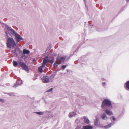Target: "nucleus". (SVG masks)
<instances>
[{"label": "nucleus", "instance_id": "obj_1", "mask_svg": "<svg viewBox=\"0 0 129 129\" xmlns=\"http://www.w3.org/2000/svg\"><path fill=\"white\" fill-rule=\"evenodd\" d=\"M5 25V27L10 32L11 34L13 36H15V39L17 42H19L22 40H23V38L19 34L17 33L14 30L12 29L10 26H9L6 24L3 23Z\"/></svg>", "mask_w": 129, "mask_h": 129}, {"label": "nucleus", "instance_id": "obj_2", "mask_svg": "<svg viewBox=\"0 0 129 129\" xmlns=\"http://www.w3.org/2000/svg\"><path fill=\"white\" fill-rule=\"evenodd\" d=\"M50 53L48 54L47 55L45 56L43 58V62L41 64H46L47 63H49L52 64L54 62V58L52 57H49Z\"/></svg>", "mask_w": 129, "mask_h": 129}, {"label": "nucleus", "instance_id": "obj_3", "mask_svg": "<svg viewBox=\"0 0 129 129\" xmlns=\"http://www.w3.org/2000/svg\"><path fill=\"white\" fill-rule=\"evenodd\" d=\"M7 40L6 44L7 47L10 48L12 47L13 49L16 46L15 41L12 37H9Z\"/></svg>", "mask_w": 129, "mask_h": 129}, {"label": "nucleus", "instance_id": "obj_4", "mask_svg": "<svg viewBox=\"0 0 129 129\" xmlns=\"http://www.w3.org/2000/svg\"><path fill=\"white\" fill-rule=\"evenodd\" d=\"M106 105L109 108L112 107L111 101L109 100L106 99L104 101L101 106L102 108L104 107Z\"/></svg>", "mask_w": 129, "mask_h": 129}, {"label": "nucleus", "instance_id": "obj_5", "mask_svg": "<svg viewBox=\"0 0 129 129\" xmlns=\"http://www.w3.org/2000/svg\"><path fill=\"white\" fill-rule=\"evenodd\" d=\"M66 61L64 56L61 57L59 60V63H57L55 62L53 64H60L61 63H63L64 61Z\"/></svg>", "mask_w": 129, "mask_h": 129}, {"label": "nucleus", "instance_id": "obj_6", "mask_svg": "<svg viewBox=\"0 0 129 129\" xmlns=\"http://www.w3.org/2000/svg\"><path fill=\"white\" fill-rule=\"evenodd\" d=\"M86 58L85 56H82L81 58L80 61H79V63L80 64H84L85 63H84L86 61Z\"/></svg>", "mask_w": 129, "mask_h": 129}, {"label": "nucleus", "instance_id": "obj_7", "mask_svg": "<svg viewBox=\"0 0 129 129\" xmlns=\"http://www.w3.org/2000/svg\"><path fill=\"white\" fill-rule=\"evenodd\" d=\"M42 79L44 83H48L49 82V79L48 76H44L42 78Z\"/></svg>", "mask_w": 129, "mask_h": 129}, {"label": "nucleus", "instance_id": "obj_8", "mask_svg": "<svg viewBox=\"0 0 129 129\" xmlns=\"http://www.w3.org/2000/svg\"><path fill=\"white\" fill-rule=\"evenodd\" d=\"M101 117L102 119L105 120H107L108 119V117L105 113L101 115Z\"/></svg>", "mask_w": 129, "mask_h": 129}, {"label": "nucleus", "instance_id": "obj_9", "mask_svg": "<svg viewBox=\"0 0 129 129\" xmlns=\"http://www.w3.org/2000/svg\"><path fill=\"white\" fill-rule=\"evenodd\" d=\"M23 82L22 80H20L19 81H17L16 82V84H14L13 86V87H17L18 85H20L22 84L23 83Z\"/></svg>", "mask_w": 129, "mask_h": 129}, {"label": "nucleus", "instance_id": "obj_10", "mask_svg": "<svg viewBox=\"0 0 129 129\" xmlns=\"http://www.w3.org/2000/svg\"><path fill=\"white\" fill-rule=\"evenodd\" d=\"M94 124L95 125L97 126H100V120L98 118H96L94 120Z\"/></svg>", "mask_w": 129, "mask_h": 129}, {"label": "nucleus", "instance_id": "obj_11", "mask_svg": "<svg viewBox=\"0 0 129 129\" xmlns=\"http://www.w3.org/2000/svg\"><path fill=\"white\" fill-rule=\"evenodd\" d=\"M83 119L81 118H79L75 120V122L77 123H83L82 120Z\"/></svg>", "mask_w": 129, "mask_h": 129}, {"label": "nucleus", "instance_id": "obj_12", "mask_svg": "<svg viewBox=\"0 0 129 129\" xmlns=\"http://www.w3.org/2000/svg\"><path fill=\"white\" fill-rule=\"evenodd\" d=\"M21 67L27 72H28L29 69L27 65H21Z\"/></svg>", "mask_w": 129, "mask_h": 129}, {"label": "nucleus", "instance_id": "obj_13", "mask_svg": "<svg viewBox=\"0 0 129 129\" xmlns=\"http://www.w3.org/2000/svg\"><path fill=\"white\" fill-rule=\"evenodd\" d=\"M124 86H125L126 89L128 91H129V81L126 82Z\"/></svg>", "mask_w": 129, "mask_h": 129}, {"label": "nucleus", "instance_id": "obj_14", "mask_svg": "<svg viewBox=\"0 0 129 129\" xmlns=\"http://www.w3.org/2000/svg\"><path fill=\"white\" fill-rule=\"evenodd\" d=\"M105 112L108 115H111L113 114L112 112L108 109H106Z\"/></svg>", "mask_w": 129, "mask_h": 129}, {"label": "nucleus", "instance_id": "obj_15", "mask_svg": "<svg viewBox=\"0 0 129 129\" xmlns=\"http://www.w3.org/2000/svg\"><path fill=\"white\" fill-rule=\"evenodd\" d=\"M76 115V113L74 112H70L69 114V117L70 118L74 117Z\"/></svg>", "mask_w": 129, "mask_h": 129}, {"label": "nucleus", "instance_id": "obj_16", "mask_svg": "<svg viewBox=\"0 0 129 129\" xmlns=\"http://www.w3.org/2000/svg\"><path fill=\"white\" fill-rule=\"evenodd\" d=\"M93 127L91 125H86L83 126V129H92Z\"/></svg>", "mask_w": 129, "mask_h": 129}, {"label": "nucleus", "instance_id": "obj_17", "mask_svg": "<svg viewBox=\"0 0 129 129\" xmlns=\"http://www.w3.org/2000/svg\"><path fill=\"white\" fill-rule=\"evenodd\" d=\"M45 65H42V66L39 67L38 68V71L41 73L43 72V68L45 67Z\"/></svg>", "mask_w": 129, "mask_h": 129}, {"label": "nucleus", "instance_id": "obj_18", "mask_svg": "<svg viewBox=\"0 0 129 129\" xmlns=\"http://www.w3.org/2000/svg\"><path fill=\"white\" fill-rule=\"evenodd\" d=\"M113 124V123H111L109 124L108 125L105 126H104V128L105 129L109 128L111 127L112 125Z\"/></svg>", "mask_w": 129, "mask_h": 129}, {"label": "nucleus", "instance_id": "obj_19", "mask_svg": "<svg viewBox=\"0 0 129 129\" xmlns=\"http://www.w3.org/2000/svg\"><path fill=\"white\" fill-rule=\"evenodd\" d=\"M86 124H88L90 123V121L88 119L86 118V117H84L83 118Z\"/></svg>", "mask_w": 129, "mask_h": 129}, {"label": "nucleus", "instance_id": "obj_20", "mask_svg": "<svg viewBox=\"0 0 129 129\" xmlns=\"http://www.w3.org/2000/svg\"><path fill=\"white\" fill-rule=\"evenodd\" d=\"M51 45L50 44L49 46L47 47V49L46 50L45 53H47L48 54L49 53V51L50 50L51 48Z\"/></svg>", "mask_w": 129, "mask_h": 129}, {"label": "nucleus", "instance_id": "obj_21", "mask_svg": "<svg viewBox=\"0 0 129 129\" xmlns=\"http://www.w3.org/2000/svg\"><path fill=\"white\" fill-rule=\"evenodd\" d=\"M23 53L24 54H28L29 52L30 51H29L27 50L26 49H24L23 50Z\"/></svg>", "mask_w": 129, "mask_h": 129}, {"label": "nucleus", "instance_id": "obj_22", "mask_svg": "<svg viewBox=\"0 0 129 129\" xmlns=\"http://www.w3.org/2000/svg\"><path fill=\"white\" fill-rule=\"evenodd\" d=\"M35 113L37 114L40 115H43L44 114V112L42 111L35 112Z\"/></svg>", "mask_w": 129, "mask_h": 129}, {"label": "nucleus", "instance_id": "obj_23", "mask_svg": "<svg viewBox=\"0 0 129 129\" xmlns=\"http://www.w3.org/2000/svg\"><path fill=\"white\" fill-rule=\"evenodd\" d=\"M5 36H6V39H8L9 37H10L8 36V35H11L10 33H9L8 31H6L5 32Z\"/></svg>", "mask_w": 129, "mask_h": 129}, {"label": "nucleus", "instance_id": "obj_24", "mask_svg": "<svg viewBox=\"0 0 129 129\" xmlns=\"http://www.w3.org/2000/svg\"><path fill=\"white\" fill-rule=\"evenodd\" d=\"M66 61H67L70 58V57L69 55L64 56H63Z\"/></svg>", "mask_w": 129, "mask_h": 129}, {"label": "nucleus", "instance_id": "obj_25", "mask_svg": "<svg viewBox=\"0 0 129 129\" xmlns=\"http://www.w3.org/2000/svg\"><path fill=\"white\" fill-rule=\"evenodd\" d=\"M14 55L16 57L18 55V52L17 51H16L15 49V50L14 51Z\"/></svg>", "mask_w": 129, "mask_h": 129}, {"label": "nucleus", "instance_id": "obj_26", "mask_svg": "<svg viewBox=\"0 0 129 129\" xmlns=\"http://www.w3.org/2000/svg\"><path fill=\"white\" fill-rule=\"evenodd\" d=\"M75 129H83V128L81 125H80L78 126Z\"/></svg>", "mask_w": 129, "mask_h": 129}, {"label": "nucleus", "instance_id": "obj_27", "mask_svg": "<svg viewBox=\"0 0 129 129\" xmlns=\"http://www.w3.org/2000/svg\"><path fill=\"white\" fill-rule=\"evenodd\" d=\"M7 94L10 96H13L15 95V94L14 93H8Z\"/></svg>", "mask_w": 129, "mask_h": 129}, {"label": "nucleus", "instance_id": "obj_28", "mask_svg": "<svg viewBox=\"0 0 129 129\" xmlns=\"http://www.w3.org/2000/svg\"><path fill=\"white\" fill-rule=\"evenodd\" d=\"M19 64H26L22 60L19 61Z\"/></svg>", "mask_w": 129, "mask_h": 129}, {"label": "nucleus", "instance_id": "obj_29", "mask_svg": "<svg viewBox=\"0 0 129 129\" xmlns=\"http://www.w3.org/2000/svg\"><path fill=\"white\" fill-rule=\"evenodd\" d=\"M66 67V66L65 65H63L61 67V69L62 70H63Z\"/></svg>", "mask_w": 129, "mask_h": 129}, {"label": "nucleus", "instance_id": "obj_30", "mask_svg": "<svg viewBox=\"0 0 129 129\" xmlns=\"http://www.w3.org/2000/svg\"><path fill=\"white\" fill-rule=\"evenodd\" d=\"M13 64H18V62L15 61H13Z\"/></svg>", "mask_w": 129, "mask_h": 129}, {"label": "nucleus", "instance_id": "obj_31", "mask_svg": "<svg viewBox=\"0 0 129 129\" xmlns=\"http://www.w3.org/2000/svg\"><path fill=\"white\" fill-rule=\"evenodd\" d=\"M102 86L104 87H105L106 86V84L105 82H103L102 83Z\"/></svg>", "mask_w": 129, "mask_h": 129}, {"label": "nucleus", "instance_id": "obj_32", "mask_svg": "<svg viewBox=\"0 0 129 129\" xmlns=\"http://www.w3.org/2000/svg\"><path fill=\"white\" fill-rule=\"evenodd\" d=\"M53 89V88H51L49 89L47 91V92H51V91H52Z\"/></svg>", "mask_w": 129, "mask_h": 129}, {"label": "nucleus", "instance_id": "obj_33", "mask_svg": "<svg viewBox=\"0 0 129 129\" xmlns=\"http://www.w3.org/2000/svg\"><path fill=\"white\" fill-rule=\"evenodd\" d=\"M111 118H112V119L114 121L116 120V119L115 117L113 116H112L110 118L111 119Z\"/></svg>", "mask_w": 129, "mask_h": 129}, {"label": "nucleus", "instance_id": "obj_34", "mask_svg": "<svg viewBox=\"0 0 129 129\" xmlns=\"http://www.w3.org/2000/svg\"><path fill=\"white\" fill-rule=\"evenodd\" d=\"M37 77L36 75H35L34 77L33 78V79L34 80H35L37 78Z\"/></svg>", "mask_w": 129, "mask_h": 129}, {"label": "nucleus", "instance_id": "obj_35", "mask_svg": "<svg viewBox=\"0 0 129 129\" xmlns=\"http://www.w3.org/2000/svg\"><path fill=\"white\" fill-rule=\"evenodd\" d=\"M0 102L3 103L4 102V100L0 99Z\"/></svg>", "mask_w": 129, "mask_h": 129}, {"label": "nucleus", "instance_id": "obj_36", "mask_svg": "<svg viewBox=\"0 0 129 129\" xmlns=\"http://www.w3.org/2000/svg\"><path fill=\"white\" fill-rule=\"evenodd\" d=\"M106 80L105 79H104V78H102L101 79V81H104V80Z\"/></svg>", "mask_w": 129, "mask_h": 129}, {"label": "nucleus", "instance_id": "obj_37", "mask_svg": "<svg viewBox=\"0 0 129 129\" xmlns=\"http://www.w3.org/2000/svg\"><path fill=\"white\" fill-rule=\"evenodd\" d=\"M79 47H78V48H77V49L76 50H75V52H74L73 53L74 54H75V52L77 51L79 49Z\"/></svg>", "mask_w": 129, "mask_h": 129}, {"label": "nucleus", "instance_id": "obj_38", "mask_svg": "<svg viewBox=\"0 0 129 129\" xmlns=\"http://www.w3.org/2000/svg\"><path fill=\"white\" fill-rule=\"evenodd\" d=\"M98 126L100 127H104V126H103V125L102 124H100V126Z\"/></svg>", "mask_w": 129, "mask_h": 129}, {"label": "nucleus", "instance_id": "obj_39", "mask_svg": "<svg viewBox=\"0 0 129 129\" xmlns=\"http://www.w3.org/2000/svg\"><path fill=\"white\" fill-rule=\"evenodd\" d=\"M61 70V69H57L56 71V72H58V71H59L60 70Z\"/></svg>", "mask_w": 129, "mask_h": 129}, {"label": "nucleus", "instance_id": "obj_40", "mask_svg": "<svg viewBox=\"0 0 129 129\" xmlns=\"http://www.w3.org/2000/svg\"><path fill=\"white\" fill-rule=\"evenodd\" d=\"M44 102L45 103H47V102H46V100H45V101H44Z\"/></svg>", "mask_w": 129, "mask_h": 129}, {"label": "nucleus", "instance_id": "obj_41", "mask_svg": "<svg viewBox=\"0 0 129 129\" xmlns=\"http://www.w3.org/2000/svg\"><path fill=\"white\" fill-rule=\"evenodd\" d=\"M126 1L127 2H128L129 1V0H126Z\"/></svg>", "mask_w": 129, "mask_h": 129}, {"label": "nucleus", "instance_id": "obj_42", "mask_svg": "<svg viewBox=\"0 0 129 129\" xmlns=\"http://www.w3.org/2000/svg\"><path fill=\"white\" fill-rule=\"evenodd\" d=\"M58 65H54V67H57V66Z\"/></svg>", "mask_w": 129, "mask_h": 129}, {"label": "nucleus", "instance_id": "obj_43", "mask_svg": "<svg viewBox=\"0 0 129 129\" xmlns=\"http://www.w3.org/2000/svg\"><path fill=\"white\" fill-rule=\"evenodd\" d=\"M76 62H77V61H75V64H78V63H76Z\"/></svg>", "mask_w": 129, "mask_h": 129}, {"label": "nucleus", "instance_id": "obj_44", "mask_svg": "<svg viewBox=\"0 0 129 129\" xmlns=\"http://www.w3.org/2000/svg\"><path fill=\"white\" fill-rule=\"evenodd\" d=\"M14 65L15 67H16L17 66V65Z\"/></svg>", "mask_w": 129, "mask_h": 129}, {"label": "nucleus", "instance_id": "obj_45", "mask_svg": "<svg viewBox=\"0 0 129 129\" xmlns=\"http://www.w3.org/2000/svg\"><path fill=\"white\" fill-rule=\"evenodd\" d=\"M35 61V59H34V60H33V61Z\"/></svg>", "mask_w": 129, "mask_h": 129}, {"label": "nucleus", "instance_id": "obj_46", "mask_svg": "<svg viewBox=\"0 0 129 129\" xmlns=\"http://www.w3.org/2000/svg\"><path fill=\"white\" fill-rule=\"evenodd\" d=\"M69 72V71H68V70H67V72Z\"/></svg>", "mask_w": 129, "mask_h": 129}]
</instances>
